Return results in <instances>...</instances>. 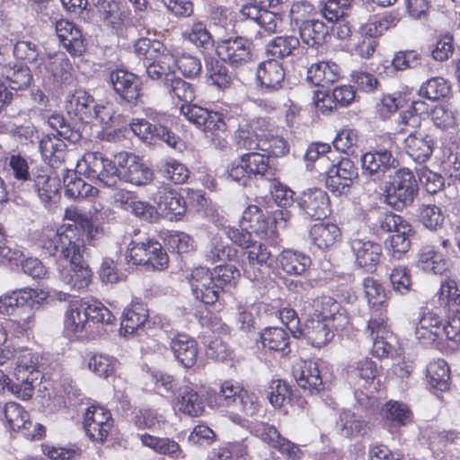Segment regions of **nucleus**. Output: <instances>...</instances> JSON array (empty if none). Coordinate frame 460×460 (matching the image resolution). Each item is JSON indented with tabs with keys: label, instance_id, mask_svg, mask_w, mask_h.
<instances>
[{
	"label": "nucleus",
	"instance_id": "f257e3e1",
	"mask_svg": "<svg viewBox=\"0 0 460 460\" xmlns=\"http://www.w3.org/2000/svg\"><path fill=\"white\" fill-rule=\"evenodd\" d=\"M42 247L51 256H59L69 262L59 270L60 279L72 290L85 289L92 281V270L84 260V241L71 227L49 231Z\"/></svg>",
	"mask_w": 460,
	"mask_h": 460
},
{
	"label": "nucleus",
	"instance_id": "f03ea898",
	"mask_svg": "<svg viewBox=\"0 0 460 460\" xmlns=\"http://www.w3.org/2000/svg\"><path fill=\"white\" fill-rule=\"evenodd\" d=\"M84 164L83 173L86 178L108 188L116 187L121 179L137 186L147 185L154 179L153 170L132 154L118 155V165L124 169L123 172H119L114 162L98 152L85 154Z\"/></svg>",
	"mask_w": 460,
	"mask_h": 460
},
{
	"label": "nucleus",
	"instance_id": "7ed1b4c3",
	"mask_svg": "<svg viewBox=\"0 0 460 460\" xmlns=\"http://www.w3.org/2000/svg\"><path fill=\"white\" fill-rule=\"evenodd\" d=\"M146 119H133L130 123L134 134L146 143L161 140L176 148L180 138L170 128L171 117L151 108L146 110Z\"/></svg>",
	"mask_w": 460,
	"mask_h": 460
},
{
	"label": "nucleus",
	"instance_id": "20e7f679",
	"mask_svg": "<svg viewBox=\"0 0 460 460\" xmlns=\"http://www.w3.org/2000/svg\"><path fill=\"white\" fill-rule=\"evenodd\" d=\"M418 183L408 168L397 170L384 187L385 202L396 210H402L413 203L418 194Z\"/></svg>",
	"mask_w": 460,
	"mask_h": 460
},
{
	"label": "nucleus",
	"instance_id": "39448f33",
	"mask_svg": "<svg viewBox=\"0 0 460 460\" xmlns=\"http://www.w3.org/2000/svg\"><path fill=\"white\" fill-rule=\"evenodd\" d=\"M224 124L225 127L219 132L234 130V142L237 148L249 151L258 149L265 119H249L242 115L226 112Z\"/></svg>",
	"mask_w": 460,
	"mask_h": 460
},
{
	"label": "nucleus",
	"instance_id": "423d86ee",
	"mask_svg": "<svg viewBox=\"0 0 460 460\" xmlns=\"http://www.w3.org/2000/svg\"><path fill=\"white\" fill-rule=\"evenodd\" d=\"M126 260L133 265L143 266L152 270H163L169 263L168 254L162 244L151 238L131 241L126 251Z\"/></svg>",
	"mask_w": 460,
	"mask_h": 460
},
{
	"label": "nucleus",
	"instance_id": "0eeeda50",
	"mask_svg": "<svg viewBox=\"0 0 460 460\" xmlns=\"http://www.w3.org/2000/svg\"><path fill=\"white\" fill-rule=\"evenodd\" d=\"M387 317L380 312L367 321L366 334L371 339L372 354L377 358L397 354V341L386 323Z\"/></svg>",
	"mask_w": 460,
	"mask_h": 460
},
{
	"label": "nucleus",
	"instance_id": "6e6552de",
	"mask_svg": "<svg viewBox=\"0 0 460 460\" xmlns=\"http://www.w3.org/2000/svg\"><path fill=\"white\" fill-rule=\"evenodd\" d=\"M358 176V167L349 158L342 157L326 171L325 184L336 196L348 195Z\"/></svg>",
	"mask_w": 460,
	"mask_h": 460
},
{
	"label": "nucleus",
	"instance_id": "1a4fd4ad",
	"mask_svg": "<svg viewBox=\"0 0 460 460\" xmlns=\"http://www.w3.org/2000/svg\"><path fill=\"white\" fill-rule=\"evenodd\" d=\"M252 40L242 36L229 37L217 44L218 57L234 68L242 67L252 61Z\"/></svg>",
	"mask_w": 460,
	"mask_h": 460
},
{
	"label": "nucleus",
	"instance_id": "9d476101",
	"mask_svg": "<svg viewBox=\"0 0 460 460\" xmlns=\"http://www.w3.org/2000/svg\"><path fill=\"white\" fill-rule=\"evenodd\" d=\"M243 256L242 269L244 277L253 282L264 279L272 263L271 252L268 247L254 242L243 251Z\"/></svg>",
	"mask_w": 460,
	"mask_h": 460
},
{
	"label": "nucleus",
	"instance_id": "9b49d317",
	"mask_svg": "<svg viewBox=\"0 0 460 460\" xmlns=\"http://www.w3.org/2000/svg\"><path fill=\"white\" fill-rule=\"evenodd\" d=\"M296 203L300 211L311 219H323L331 214L329 196L320 188H310L302 191Z\"/></svg>",
	"mask_w": 460,
	"mask_h": 460
},
{
	"label": "nucleus",
	"instance_id": "f8f14e48",
	"mask_svg": "<svg viewBox=\"0 0 460 460\" xmlns=\"http://www.w3.org/2000/svg\"><path fill=\"white\" fill-rule=\"evenodd\" d=\"M191 293L197 300L214 305L219 299L220 292L209 269L198 267L191 270L189 276Z\"/></svg>",
	"mask_w": 460,
	"mask_h": 460
},
{
	"label": "nucleus",
	"instance_id": "ddd939ff",
	"mask_svg": "<svg viewBox=\"0 0 460 460\" xmlns=\"http://www.w3.org/2000/svg\"><path fill=\"white\" fill-rule=\"evenodd\" d=\"M181 113L192 125L202 131L219 132L224 128L226 112L208 111L196 104H182Z\"/></svg>",
	"mask_w": 460,
	"mask_h": 460
},
{
	"label": "nucleus",
	"instance_id": "4468645a",
	"mask_svg": "<svg viewBox=\"0 0 460 460\" xmlns=\"http://www.w3.org/2000/svg\"><path fill=\"white\" fill-rule=\"evenodd\" d=\"M112 427L113 420L110 411L97 405H92L86 410L84 428L91 440L103 442Z\"/></svg>",
	"mask_w": 460,
	"mask_h": 460
},
{
	"label": "nucleus",
	"instance_id": "2eb2a0df",
	"mask_svg": "<svg viewBox=\"0 0 460 460\" xmlns=\"http://www.w3.org/2000/svg\"><path fill=\"white\" fill-rule=\"evenodd\" d=\"M285 70L281 62L268 58L259 63L256 70V84L262 93H274L283 87Z\"/></svg>",
	"mask_w": 460,
	"mask_h": 460
},
{
	"label": "nucleus",
	"instance_id": "dca6fc26",
	"mask_svg": "<svg viewBox=\"0 0 460 460\" xmlns=\"http://www.w3.org/2000/svg\"><path fill=\"white\" fill-rule=\"evenodd\" d=\"M363 173L377 180L385 176L392 168L396 167V159L391 151L383 147L365 153L361 158Z\"/></svg>",
	"mask_w": 460,
	"mask_h": 460
},
{
	"label": "nucleus",
	"instance_id": "f3484780",
	"mask_svg": "<svg viewBox=\"0 0 460 460\" xmlns=\"http://www.w3.org/2000/svg\"><path fill=\"white\" fill-rule=\"evenodd\" d=\"M109 82L122 101L136 104L140 96V80L136 75L116 69L110 73Z\"/></svg>",
	"mask_w": 460,
	"mask_h": 460
},
{
	"label": "nucleus",
	"instance_id": "a211bd4d",
	"mask_svg": "<svg viewBox=\"0 0 460 460\" xmlns=\"http://www.w3.org/2000/svg\"><path fill=\"white\" fill-rule=\"evenodd\" d=\"M350 246L356 263L367 271H374L381 260V244L371 240L357 238L351 241Z\"/></svg>",
	"mask_w": 460,
	"mask_h": 460
},
{
	"label": "nucleus",
	"instance_id": "6ab92c4d",
	"mask_svg": "<svg viewBox=\"0 0 460 460\" xmlns=\"http://www.w3.org/2000/svg\"><path fill=\"white\" fill-rule=\"evenodd\" d=\"M405 153L418 164L426 163L432 155L434 141L431 136L420 130L411 131L403 141Z\"/></svg>",
	"mask_w": 460,
	"mask_h": 460
},
{
	"label": "nucleus",
	"instance_id": "aec40b11",
	"mask_svg": "<svg viewBox=\"0 0 460 460\" xmlns=\"http://www.w3.org/2000/svg\"><path fill=\"white\" fill-rule=\"evenodd\" d=\"M56 32L64 48L73 56L85 52V40L80 29L72 22L59 20L56 22Z\"/></svg>",
	"mask_w": 460,
	"mask_h": 460
},
{
	"label": "nucleus",
	"instance_id": "412c9836",
	"mask_svg": "<svg viewBox=\"0 0 460 460\" xmlns=\"http://www.w3.org/2000/svg\"><path fill=\"white\" fill-rule=\"evenodd\" d=\"M152 199L162 211L175 216L176 219H179L186 212L184 198L167 185L159 186L152 194Z\"/></svg>",
	"mask_w": 460,
	"mask_h": 460
},
{
	"label": "nucleus",
	"instance_id": "4be33fe9",
	"mask_svg": "<svg viewBox=\"0 0 460 460\" xmlns=\"http://www.w3.org/2000/svg\"><path fill=\"white\" fill-rule=\"evenodd\" d=\"M94 98L86 91L79 89L68 95L66 101V110L68 114L78 120L88 123L93 120V112L96 108Z\"/></svg>",
	"mask_w": 460,
	"mask_h": 460
},
{
	"label": "nucleus",
	"instance_id": "5701e85b",
	"mask_svg": "<svg viewBox=\"0 0 460 460\" xmlns=\"http://www.w3.org/2000/svg\"><path fill=\"white\" fill-rule=\"evenodd\" d=\"M293 376L298 386L311 394L323 388V379L316 362L309 360L296 363Z\"/></svg>",
	"mask_w": 460,
	"mask_h": 460
},
{
	"label": "nucleus",
	"instance_id": "b1692460",
	"mask_svg": "<svg viewBox=\"0 0 460 460\" xmlns=\"http://www.w3.org/2000/svg\"><path fill=\"white\" fill-rule=\"evenodd\" d=\"M171 349L178 363L186 368L192 367L198 358V343L185 333L176 334L170 342Z\"/></svg>",
	"mask_w": 460,
	"mask_h": 460
},
{
	"label": "nucleus",
	"instance_id": "393cba45",
	"mask_svg": "<svg viewBox=\"0 0 460 460\" xmlns=\"http://www.w3.org/2000/svg\"><path fill=\"white\" fill-rule=\"evenodd\" d=\"M66 139L49 133L44 135L39 142V148L43 160L51 167L58 166L65 162L66 156Z\"/></svg>",
	"mask_w": 460,
	"mask_h": 460
},
{
	"label": "nucleus",
	"instance_id": "a878e982",
	"mask_svg": "<svg viewBox=\"0 0 460 460\" xmlns=\"http://www.w3.org/2000/svg\"><path fill=\"white\" fill-rule=\"evenodd\" d=\"M176 407L185 414L198 417L205 411V397L197 387L184 385L179 389Z\"/></svg>",
	"mask_w": 460,
	"mask_h": 460
},
{
	"label": "nucleus",
	"instance_id": "bb28decb",
	"mask_svg": "<svg viewBox=\"0 0 460 460\" xmlns=\"http://www.w3.org/2000/svg\"><path fill=\"white\" fill-rule=\"evenodd\" d=\"M241 224L261 239L270 238L274 234L272 224L262 210L255 205L247 207L243 211Z\"/></svg>",
	"mask_w": 460,
	"mask_h": 460
},
{
	"label": "nucleus",
	"instance_id": "cd10ccee",
	"mask_svg": "<svg viewBox=\"0 0 460 460\" xmlns=\"http://www.w3.org/2000/svg\"><path fill=\"white\" fill-rule=\"evenodd\" d=\"M379 369L376 362L365 358L350 364L347 369V377L349 383L367 387L373 384L378 376Z\"/></svg>",
	"mask_w": 460,
	"mask_h": 460
},
{
	"label": "nucleus",
	"instance_id": "c85d7f7f",
	"mask_svg": "<svg viewBox=\"0 0 460 460\" xmlns=\"http://www.w3.org/2000/svg\"><path fill=\"white\" fill-rule=\"evenodd\" d=\"M299 333L310 344L319 348L327 344L334 336L329 323L319 318L307 320L304 327L299 330Z\"/></svg>",
	"mask_w": 460,
	"mask_h": 460
},
{
	"label": "nucleus",
	"instance_id": "c756f323",
	"mask_svg": "<svg viewBox=\"0 0 460 460\" xmlns=\"http://www.w3.org/2000/svg\"><path fill=\"white\" fill-rule=\"evenodd\" d=\"M148 318V310L141 302H132L121 316L120 332L126 334H134L143 331Z\"/></svg>",
	"mask_w": 460,
	"mask_h": 460
},
{
	"label": "nucleus",
	"instance_id": "7c9ffc66",
	"mask_svg": "<svg viewBox=\"0 0 460 460\" xmlns=\"http://www.w3.org/2000/svg\"><path fill=\"white\" fill-rule=\"evenodd\" d=\"M337 429L341 436L353 438L364 437L369 430V425L363 417L346 410L340 413Z\"/></svg>",
	"mask_w": 460,
	"mask_h": 460
},
{
	"label": "nucleus",
	"instance_id": "2f4dec72",
	"mask_svg": "<svg viewBox=\"0 0 460 460\" xmlns=\"http://www.w3.org/2000/svg\"><path fill=\"white\" fill-rule=\"evenodd\" d=\"M142 444L155 453L167 456L172 460L185 458V454L180 445L170 438H159L147 433L139 435Z\"/></svg>",
	"mask_w": 460,
	"mask_h": 460
},
{
	"label": "nucleus",
	"instance_id": "473e14b6",
	"mask_svg": "<svg viewBox=\"0 0 460 460\" xmlns=\"http://www.w3.org/2000/svg\"><path fill=\"white\" fill-rule=\"evenodd\" d=\"M443 319L433 312L424 314L415 328V337L424 344L432 343L440 338Z\"/></svg>",
	"mask_w": 460,
	"mask_h": 460
},
{
	"label": "nucleus",
	"instance_id": "72a5a7b5",
	"mask_svg": "<svg viewBox=\"0 0 460 460\" xmlns=\"http://www.w3.org/2000/svg\"><path fill=\"white\" fill-rule=\"evenodd\" d=\"M63 182L65 186V194L68 198L77 199L93 197L98 193L96 187L86 183L82 178L78 177L73 170H63Z\"/></svg>",
	"mask_w": 460,
	"mask_h": 460
},
{
	"label": "nucleus",
	"instance_id": "f704fd0d",
	"mask_svg": "<svg viewBox=\"0 0 460 460\" xmlns=\"http://www.w3.org/2000/svg\"><path fill=\"white\" fill-rule=\"evenodd\" d=\"M241 14L246 19L254 21L268 33H276L282 23L280 14L269 11V8L256 9L254 7L241 8Z\"/></svg>",
	"mask_w": 460,
	"mask_h": 460
},
{
	"label": "nucleus",
	"instance_id": "c9c22d12",
	"mask_svg": "<svg viewBox=\"0 0 460 460\" xmlns=\"http://www.w3.org/2000/svg\"><path fill=\"white\" fill-rule=\"evenodd\" d=\"M13 53L16 59L33 66L39 73H42L41 63L46 54L38 44L31 40H19L13 45Z\"/></svg>",
	"mask_w": 460,
	"mask_h": 460
},
{
	"label": "nucleus",
	"instance_id": "e433bc0d",
	"mask_svg": "<svg viewBox=\"0 0 460 460\" xmlns=\"http://www.w3.org/2000/svg\"><path fill=\"white\" fill-rule=\"evenodd\" d=\"M309 235L319 249H327L341 238L340 228L335 224L318 223L311 226Z\"/></svg>",
	"mask_w": 460,
	"mask_h": 460
},
{
	"label": "nucleus",
	"instance_id": "4c0bfd02",
	"mask_svg": "<svg viewBox=\"0 0 460 460\" xmlns=\"http://www.w3.org/2000/svg\"><path fill=\"white\" fill-rule=\"evenodd\" d=\"M340 77V67L334 63L319 62L307 70V80L317 86L327 87Z\"/></svg>",
	"mask_w": 460,
	"mask_h": 460
},
{
	"label": "nucleus",
	"instance_id": "58836bf2",
	"mask_svg": "<svg viewBox=\"0 0 460 460\" xmlns=\"http://www.w3.org/2000/svg\"><path fill=\"white\" fill-rule=\"evenodd\" d=\"M297 31L303 43L313 48L323 45L330 37L329 27L318 19H313Z\"/></svg>",
	"mask_w": 460,
	"mask_h": 460
},
{
	"label": "nucleus",
	"instance_id": "ea45409f",
	"mask_svg": "<svg viewBox=\"0 0 460 460\" xmlns=\"http://www.w3.org/2000/svg\"><path fill=\"white\" fill-rule=\"evenodd\" d=\"M243 166L247 169L250 177L252 175L267 180H271L275 176V169L270 164V158L259 153H249L241 156Z\"/></svg>",
	"mask_w": 460,
	"mask_h": 460
},
{
	"label": "nucleus",
	"instance_id": "a19ab883",
	"mask_svg": "<svg viewBox=\"0 0 460 460\" xmlns=\"http://www.w3.org/2000/svg\"><path fill=\"white\" fill-rule=\"evenodd\" d=\"M279 261L281 269L289 275H302L311 265L309 256L293 250H284Z\"/></svg>",
	"mask_w": 460,
	"mask_h": 460
},
{
	"label": "nucleus",
	"instance_id": "79ce46f5",
	"mask_svg": "<svg viewBox=\"0 0 460 460\" xmlns=\"http://www.w3.org/2000/svg\"><path fill=\"white\" fill-rule=\"evenodd\" d=\"M42 73L45 75L49 73L57 82H66L70 78L71 64L64 55H46L44 62L41 63Z\"/></svg>",
	"mask_w": 460,
	"mask_h": 460
},
{
	"label": "nucleus",
	"instance_id": "37998d69",
	"mask_svg": "<svg viewBox=\"0 0 460 460\" xmlns=\"http://www.w3.org/2000/svg\"><path fill=\"white\" fill-rule=\"evenodd\" d=\"M299 46L300 41L295 36H278L266 45V53L271 58L283 59L294 55Z\"/></svg>",
	"mask_w": 460,
	"mask_h": 460
},
{
	"label": "nucleus",
	"instance_id": "c03bdc74",
	"mask_svg": "<svg viewBox=\"0 0 460 460\" xmlns=\"http://www.w3.org/2000/svg\"><path fill=\"white\" fill-rule=\"evenodd\" d=\"M2 75L5 77L11 89L19 91L30 86L32 75L30 68L23 65L4 66Z\"/></svg>",
	"mask_w": 460,
	"mask_h": 460
},
{
	"label": "nucleus",
	"instance_id": "a18cd8bd",
	"mask_svg": "<svg viewBox=\"0 0 460 460\" xmlns=\"http://www.w3.org/2000/svg\"><path fill=\"white\" fill-rule=\"evenodd\" d=\"M428 382L431 388L446 391L449 388V368L443 359L430 362L427 367Z\"/></svg>",
	"mask_w": 460,
	"mask_h": 460
},
{
	"label": "nucleus",
	"instance_id": "49530a36",
	"mask_svg": "<svg viewBox=\"0 0 460 460\" xmlns=\"http://www.w3.org/2000/svg\"><path fill=\"white\" fill-rule=\"evenodd\" d=\"M3 415L6 424L13 430H18L21 429L29 430L32 425L31 422L29 421L28 412L16 402H9L5 403L3 409Z\"/></svg>",
	"mask_w": 460,
	"mask_h": 460
},
{
	"label": "nucleus",
	"instance_id": "de8ad7c7",
	"mask_svg": "<svg viewBox=\"0 0 460 460\" xmlns=\"http://www.w3.org/2000/svg\"><path fill=\"white\" fill-rule=\"evenodd\" d=\"M212 274L220 293L234 288L241 276L239 270L231 264L216 267Z\"/></svg>",
	"mask_w": 460,
	"mask_h": 460
},
{
	"label": "nucleus",
	"instance_id": "09e8293b",
	"mask_svg": "<svg viewBox=\"0 0 460 460\" xmlns=\"http://www.w3.org/2000/svg\"><path fill=\"white\" fill-rule=\"evenodd\" d=\"M84 300L70 302L65 316V326L67 330L76 332L84 328L88 321Z\"/></svg>",
	"mask_w": 460,
	"mask_h": 460
},
{
	"label": "nucleus",
	"instance_id": "8fccbe9b",
	"mask_svg": "<svg viewBox=\"0 0 460 460\" xmlns=\"http://www.w3.org/2000/svg\"><path fill=\"white\" fill-rule=\"evenodd\" d=\"M34 188L43 203H50L58 195L59 180L48 174H39L34 179Z\"/></svg>",
	"mask_w": 460,
	"mask_h": 460
},
{
	"label": "nucleus",
	"instance_id": "3c124183",
	"mask_svg": "<svg viewBox=\"0 0 460 460\" xmlns=\"http://www.w3.org/2000/svg\"><path fill=\"white\" fill-rule=\"evenodd\" d=\"M450 91V84L445 78L436 76L421 84L419 89V95L430 101H438L447 97Z\"/></svg>",
	"mask_w": 460,
	"mask_h": 460
},
{
	"label": "nucleus",
	"instance_id": "603ef678",
	"mask_svg": "<svg viewBox=\"0 0 460 460\" xmlns=\"http://www.w3.org/2000/svg\"><path fill=\"white\" fill-rule=\"evenodd\" d=\"M158 171L163 177L175 184H183L190 177L189 169L183 164L173 158L161 162L158 166Z\"/></svg>",
	"mask_w": 460,
	"mask_h": 460
},
{
	"label": "nucleus",
	"instance_id": "864d4df0",
	"mask_svg": "<svg viewBox=\"0 0 460 460\" xmlns=\"http://www.w3.org/2000/svg\"><path fill=\"white\" fill-rule=\"evenodd\" d=\"M399 21L400 19L397 15L386 13L364 24L361 27V33L363 36H370L376 39L390 28L396 26Z\"/></svg>",
	"mask_w": 460,
	"mask_h": 460
},
{
	"label": "nucleus",
	"instance_id": "5fc2aeb1",
	"mask_svg": "<svg viewBox=\"0 0 460 460\" xmlns=\"http://www.w3.org/2000/svg\"><path fill=\"white\" fill-rule=\"evenodd\" d=\"M418 266L424 271L441 274L446 270L442 255L433 247L425 246L420 251Z\"/></svg>",
	"mask_w": 460,
	"mask_h": 460
},
{
	"label": "nucleus",
	"instance_id": "6e6d98bb",
	"mask_svg": "<svg viewBox=\"0 0 460 460\" xmlns=\"http://www.w3.org/2000/svg\"><path fill=\"white\" fill-rule=\"evenodd\" d=\"M363 288L368 304L373 308L376 307L373 311L372 315L377 314L380 312L385 314V311L382 309V306L385 303V292L379 281L370 277L366 278L363 280Z\"/></svg>",
	"mask_w": 460,
	"mask_h": 460
},
{
	"label": "nucleus",
	"instance_id": "4d7b16f0",
	"mask_svg": "<svg viewBox=\"0 0 460 460\" xmlns=\"http://www.w3.org/2000/svg\"><path fill=\"white\" fill-rule=\"evenodd\" d=\"M172 99H178L183 104H189L195 99L194 86L179 77L174 75L168 84L164 88Z\"/></svg>",
	"mask_w": 460,
	"mask_h": 460
},
{
	"label": "nucleus",
	"instance_id": "13d9d810",
	"mask_svg": "<svg viewBox=\"0 0 460 460\" xmlns=\"http://www.w3.org/2000/svg\"><path fill=\"white\" fill-rule=\"evenodd\" d=\"M174 63L175 58H173V61H168L167 63H144V66L146 67L147 76L154 81L159 82L163 88H164L176 75L173 69Z\"/></svg>",
	"mask_w": 460,
	"mask_h": 460
},
{
	"label": "nucleus",
	"instance_id": "bf43d9fd",
	"mask_svg": "<svg viewBox=\"0 0 460 460\" xmlns=\"http://www.w3.org/2000/svg\"><path fill=\"white\" fill-rule=\"evenodd\" d=\"M382 415L395 425L405 426L411 421L412 414L408 406L397 401H389L382 408Z\"/></svg>",
	"mask_w": 460,
	"mask_h": 460
},
{
	"label": "nucleus",
	"instance_id": "052dcab7",
	"mask_svg": "<svg viewBox=\"0 0 460 460\" xmlns=\"http://www.w3.org/2000/svg\"><path fill=\"white\" fill-rule=\"evenodd\" d=\"M264 348L270 350L284 351L289 343L288 333L282 328L270 327L261 334Z\"/></svg>",
	"mask_w": 460,
	"mask_h": 460
},
{
	"label": "nucleus",
	"instance_id": "680f3d73",
	"mask_svg": "<svg viewBox=\"0 0 460 460\" xmlns=\"http://www.w3.org/2000/svg\"><path fill=\"white\" fill-rule=\"evenodd\" d=\"M48 124L56 131L55 135H58L70 143L76 144L82 138L81 132L72 128L61 114L54 113L50 115L48 119Z\"/></svg>",
	"mask_w": 460,
	"mask_h": 460
},
{
	"label": "nucleus",
	"instance_id": "e2e57ef3",
	"mask_svg": "<svg viewBox=\"0 0 460 460\" xmlns=\"http://www.w3.org/2000/svg\"><path fill=\"white\" fill-rule=\"evenodd\" d=\"M208 79L211 84L220 90L229 88L233 82L232 75L227 67L218 60H212L207 64Z\"/></svg>",
	"mask_w": 460,
	"mask_h": 460
},
{
	"label": "nucleus",
	"instance_id": "0e129e2a",
	"mask_svg": "<svg viewBox=\"0 0 460 460\" xmlns=\"http://www.w3.org/2000/svg\"><path fill=\"white\" fill-rule=\"evenodd\" d=\"M313 308L317 318L325 322L334 320L337 314L341 315L340 313V304L330 296H317L313 300Z\"/></svg>",
	"mask_w": 460,
	"mask_h": 460
},
{
	"label": "nucleus",
	"instance_id": "69168bd1",
	"mask_svg": "<svg viewBox=\"0 0 460 460\" xmlns=\"http://www.w3.org/2000/svg\"><path fill=\"white\" fill-rule=\"evenodd\" d=\"M100 18L109 26L115 27L120 23L121 12L117 0H92Z\"/></svg>",
	"mask_w": 460,
	"mask_h": 460
},
{
	"label": "nucleus",
	"instance_id": "338daca9",
	"mask_svg": "<svg viewBox=\"0 0 460 460\" xmlns=\"http://www.w3.org/2000/svg\"><path fill=\"white\" fill-rule=\"evenodd\" d=\"M314 14V7L307 1H297L292 4L289 10L290 24L294 29H299L301 26L309 22Z\"/></svg>",
	"mask_w": 460,
	"mask_h": 460
},
{
	"label": "nucleus",
	"instance_id": "774afa93",
	"mask_svg": "<svg viewBox=\"0 0 460 460\" xmlns=\"http://www.w3.org/2000/svg\"><path fill=\"white\" fill-rule=\"evenodd\" d=\"M438 298L440 304L448 306L449 310L459 309L460 312V291L454 280L441 283Z\"/></svg>",
	"mask_w": 460,
	"mask_h": 460
}]
</instances>
